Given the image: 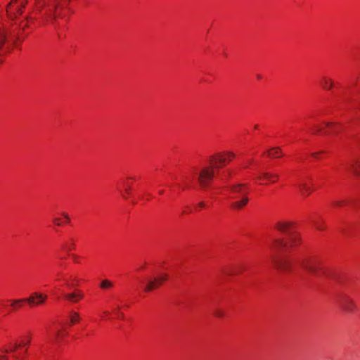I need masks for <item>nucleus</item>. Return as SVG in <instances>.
Listing matches in <instances>:
<instances>
[{
	"mask_svg": "<svg viewBox=\"0 0 360 360\" xmlns=\"http://www.w3.org/2000/svg\"><path fill=\"white\" fill-rule=\"evenodd\" d=\"M31 342V338L30 336L25 338V340H22V342L20 343L22 346H27Z\"/></svg>",
	"mask_w": 360,
	"mask_h": 360,
	"instance_id": "obj_24",
	"label": "nucleus"
},
{
	"mask_svg": "<svg viewBox=\"0 0 360 360\" xmlns=\"http://www.w3.org/2000/svg\"><path fill=\"white\" fill-rule=\"evenodd\" d=\"M235 158V154L227 151L221 153H217L210 158V166L204 167L198 175V181L202 187H206L209 185L214 176V169H219L224 166L228 162L231 161Z\"/></svg>",
	"mask_w": 360,
	"mask_h": 360,
	"instance_id": "obj_1",
	"label": "nucleus"
},
{
	"mask_svg": "<svg viewBox=\"0 0 360 360\" xmlns=\"http://www.w3.org/2000/svg\"><path fill=\"white\" fill-rule=\"evenodd\" d=\"M350 169L356 176H360V160L354 161L350 165Z\"/></svg>",
	"mask_w": 360,
	"mask_h": 360,
	"instance_id": "obj_15",
	"label": "nucleus"
},
{
	"mask_svg": "<svg viewBox=\"0 0 360 360\" xmlns=\"http://www.w3.org/2000/svg\"><path fill=\"white\" fill-rule=\"evenodd\" d=\"M300 192L304 196L309 195L312 191V188L309 187L305 182H301L297 185Z\"/></svg>",
	"mask_w": 360,
	"mask_h": 360,
	"instance_id": "obj_13",
	"label": "nucleus"
},
{
	"mask_svg": "<svg viewBox=\"0 0 360 360\" xmlns=\"http://www.w3.org/2000/svg\"><path fill=\"white\" fill-rule=\"evenodd\" d=\"M214 315L218 318H222L224 316V312L220 309H217L214 311Z\"/></svg>",
	"mask_w": 360,
	"mask_h": 360,
	"instance_id": "obj_22",
	"label": "nucleus"
},
{
	"mask_svg": "<svg viewBox=\"0 0 360 360\" xmlns=\"http://www.w3.org/2000/svg\"><path fill=\"white\" fill-rule=\"evenodd\" d=\"M71 256H72L73 259L75 260L77 259V256L75 255H72Z\"/></svg>",
	"mask_w": 360,
	"mask_h": 360,
	"instance_id": "obj_35",
	"label": "nucleus"
},
{
	"mask_svg": "<svg viewBox=\"0 0 360 360\" xmlns=\"http://www.w3.org/2000/svg\"><path fill=\"white\" fill-rule=\"evenodd\" d=\"M321 84L325 89H330L333 86V82L328 78L323 77L321 81Z\"/></svg>",
	"mask_w": 360,
	"mask_h": 360,
	"instance_id": "obj_16",
	"label": "nucleus"
},
{
	"mask_svg": "<svg viewBox=\"0 0 360 360\" xmlns=\"http://www.w3.org/2000/svg\"><path fill=\"white\" fill-rule=\"evenodd\" d=\"M2 352H4V353H8V350L6 349H4L2 350Z\"/></svg>",
	"mask_w": 360,
	"mask_h": 360,
	"instance_id": "obj_36",
	"label": "nucleus"
},
{
	"mask_svg": "<svg viewBox=\"0 0 360 360\" xmlns=\"http://www.w3.org/2000/svg\"><path fill=\"white\" fill-rule=\"evenodd\" d=\"M344 204V201L338 200L333 202V205L335 206H341Z\"/></svg>",
	"mask_w": 360,
	"mask_h": 360,
	"instance_id": "obj_27",
	"label": "nucleus"
},
{
	"mask_svg": "<svg viewBox=\"0 0 360 360\" xmlns=\"http://www.w3.org/2000/svg\"><path fill=\"white\" fill-rule=\"evenodd\" d=\"M63 248L68 251L70 252L75 249V243L72 242L69 245H65Z\"/></svg>",
	"mask_w": 360,
	"mask_h": 360,
	"instance_id": "obj_25",
	"label": "nucleus"
},
{
	"mask_svg": "<svg viewBox=\"0 0 360 360\" xmlns=\"http://www.w3.org/2000/svg\"><path fill=\"white\" fill-rule=\"evenodd\" d=\"M228 189L230 192V198L236 199L241 196V199L236 200L231 203L230 206L233 210H240L245 207L249 199L247 196V186L244 184H235L228 186Z\"/></svg>",
	"mask_w": 360,
	"mask_h": 360,
	"instance_id": "obj_4",
	"label": "nucleus"
},
{
	"mask_svg": "<svg viewBox=\"0 0 360 360\" xmlns=\"http://www.w3.org/2000/svg\"><path fill=\"white\" fill-rule=\"evenodd\" d=\"M7 37V33L6 30L3 28H0V50L3 47L4 44L6 42V39Z\"/></svg>",
	"mask_w": 360,
	"mask_h": 360,
	"instance_id": "obj_17",
	"label": "nucleus"
},
{
	"mask_svg": "<svg viewBox=\"0 0 360 360\" xmlns=\"http://www.w3.org/2000/svg\"><path fill=\"white\" fill-rule=\"evenodd\" d=\"M26 4L27 0H11L7 7V13L10 18H16L20 15Z\"/></svg>",
	"mask_w": 360,
	"mask_h": 360,
	"instance_id": "obj_5",
	"label": "nucleus"
},
{
	"mask_svg": "<svg viewBox=\"0 0 360 360\" xmlns=\"http://www.w3.org/2000/svg\"><path fill=\"white\" fill-rule=\"evenodd\" d=\"M257 78H258V79H260V78H261V76H260V75H257Z\"/></svg>",
	"mask_w": 360,
	"mask_h": 360,
	"instance_id": "obj_41",
	"label": "nucleus"
},
{
	"mask_svg": "<svg viewBox=\"0 0 360 360\" xmlns=\"http://www.w3.org/2000/svg\"><path fill=\"white\" fill-rule=\"evenodd\" d=\"M11 302V306L13 307V308H15L17 304H21L23 302H25V298H23V299H18V300H10Z\"/></svg>",
	"mask_w": 360,
	"mask_h": 360,
	"instance_id": "obj_21",
	"label": "nucleus"
},
{
	"mask_svg": "<svg viewBox=\"0 0 360 360\" xmlns=\"http://www.w3.org/2000/svg\"><path fill=\"white\" fill-rule=\"evenodd\" d=\"M198 206L200 207H204L205 206V204L204 202H199Z\"/></svg>",
	"mask_w": 360,
	"mask_h": 360,
	"instance_id": "obj_31",
	"label": "nucleus"
},
{
	"mask_svg": "<svg viewBox=\"0 0 360 360\" xmlns=\"http://www.w3.org/2000/svg\"><path fill=\"white\" fill-rule=\"evenodd\" d=\"M125 192L127 194L129 195L131 193V188H127Z\"/></svg>",
	"mask_w": 360,
	"mask_h": 360,
	"instance_id": "obj_30",
	"label": "nucleus"
},
{
	"mask_svg": "<svg viewBox=\"0 0 360 360\" xmlns=\"http://www.w3.org/2000/svg\"><path fill=\"white\" fill-rule=\"evenodd\" d=\"M300 266L309 274L328 280H335L333 271L324 264L321 259L316 257L303 258L298 261Z\"/></svg>",
	"mask_w": 360,
	"mask_h": 360,
	"instance_id": "obj_3",
	"label": "nucleus"
},
{
	"mask_svg": "<svg viewBox=\"0 0 360 360\" xmlns=\"http://www.w3.org/2000/svg\"><path fill=\"white\" fill-rule=\"evenodd\" d=\"M58 7L60 8L64 7L63 1L55 0L53 3L49 4L46 8V14L47 17L53 21L55 20L57 18L56 11Z\"/></svg>",
	"mask_w": 360,
	"mask_h": 360,
	"instance_id": "obj_9",
	"label": "nucleus"
},
{
	"mask_svg": "<svg viewBox=\"0 0 360 360\" xmlns=\"http://www.w3.org/2000/svg\"><path fill=\"white\" fill-rule=\"evenodd\" d=\"M159 193H160V194H163V193H164V191H159Z\"/></svg>",
	"mask_w": 360,
	"mask_h": 360,
	"instance_id": "obj_40",
	"label": "nucleus"
},
{
	"mask_svg": "<svg viewBox=\"0 0 360 360\" xmlns=\"http://www.w3.org/2000/svg\"><path fill=\"white\" fill-rule=\"evenodd\" d=\"M62 215L63 216V217L65 219V221L66 222H69L70 221V217L68 216V214L66 213H63Z\"/></svg>",
	"mask_w": 360,
	"mask_h": 360,
	"instance_id": "obj_29",
	"label": "nucleus"
},
{
	"mask_svg": "<svg viewBox=\"0 0 360 360\" xmlns=\"http://www.w3.org/2000/svg\"><path fill=\"white\" fill-rule=\"evenodd\" d=\"M167 279V276L164 275L159 278H155L154 281H149L148 285L145 287L144 290L146 292L151 291L154 288L160 285L165 281Z\"/></svg>",
	"mask_w": 360,
	"mask_h": 360,
	"instance_id": "obj_11",
	"label": "nucleus"
},
{
	"mask_svg": "<svg viewBox=\"0 0 360 360\" xmlns=\"http://www.w3.org/2000/svg\"><path fill=\"white\" fill-rule=\"evenodd\" d=\"M275 229L282 233L287 234L286 241L283 239L274 240L271 249L273 251L288 248L294 247L300 243V238L297 233L294 231V224L290 221H279L276 223Z\"/></svg>",
	"mask_w": 360,
	"mask_h": 360,
	"instance_id": "obj_2",
	"label": "nucleus"
},
{
	"mask_svg": "<svg viewBox=\"0 0 360 360\" xmlns=\"http://www.w3.org/2000/svg\"><path fill=\"white\" fill-rule=\"evenodd\" d=\"M325 126H326V127L328 128V129H329L328 131H323V128L321 127H320L319 125H314L313 127V129H314L313 134H317L323 132L325 134H332V133L335 134L338 132V129H337V127L338 126V123L326 122Z\"/></svg>",
	"mask_w": 360,
	"mask_h": 360,
	"instance_id": "obj_10",
	"label": "nucleus"
},
{
	"mask_svg": "<svg viewBox=\"0 0 360 360\" xmlns=\"http://www.w3.org/2000/svg\"><path fill=\"white\" fill-rule=\"evenodd\" d=\"M118 314H119V315H120V316L121 318H123V316H124L123 314H121V313H118Z\"/></svg>",
	"mask_w": 360,
	"mask_h": 360,
	"instance_id": "obj_38",
	"label": "nucleus"
},
{
	"mask_svg": "<svg viewBox=\"0 0 360 360\" xmlns=\"http://www.w3.org/2000/svg\"><path fill=\"white\" fill-rule=\"evenodd\" d=\"M79 321V314L77 312H72V315L70 316V321L72 323H75L76 322H78Z\"/></svg>",
	"mask_w": 360,
	"mask_h": 360,
	"instance_id": "obj_20",
	"label": "nucleus"
},
{
	"mask_svg": "<svg viewBox=\"0 0 360 360\" xmlns=\"http://www.w3.org/2000/svg\"><path fill=\"white\" fill-rule=\"evenodd\" d=\"M314 226L318 230H320V231L323 230L325 229V226L319 221H315Z\"/></svg>",
	"mask_w": 360,
	"mask_h": 360,
	"instance_id": "obj_23",
	"label": "nucleus"
},
{
	"mask_svg": "<svg viewBox=\"0 0 360 360\" xmlns=\"http://www.w3.org/2000/svg\"><path fill=\"white\" fill-rule=\"evenodd\" d=\"M278 178V174H271L269 172H262L260 174H259L257 176V179H264L269 181L271 183L276 182Z\"/></svg>",
	"mask_w": 360,
	"mask_h": 360,
	"instance_id": "obj_12",
	"label": "nucleus"
},
{
	"mask_svg": "<svg viewBox=\"0 0 360 360\" xmlns=\"http://www.w3.org/2000/svg\"><path fill=\"white\" fill-rule=\"evenodd\" d=\"M46 299V295L39 292H34L28 297L25 298V302H27L30 307H35L43 304Z\"/></svg>",
	"mask_w": 360,
	"mask_h": 360,
	"instance_id": "obj_8",
	"label": "nucleus"
},
{
	"mask_svg": "<svg viewBox=\"0 0 360 360\" xmlns=\"http://www.w3.org/2000/svg\"><path fill=\"white\" fill-rule=\"evenodd\" d=\"M7 356L0 355V360H7Z\"/></svg>",
	"mask_w": 360,
	"mask_h": 360,
	"instance_id": "obj_32",
	"label": "nucleus"
},
{
	"mask_svg": "<svg viewBox=\"0 0 360 360\" xmlns=\"http://www.w3.org/2000/svg\"><path fill=\"white\" fill-rule=\"evenodd\" d=\"M338 304L341 309L347 314H353L357 309L356 302L346 295H343L339 298Z\"/></svg>",
	"mask_w": 360,
	"mask_h": 360,
	"instance_id": "obj_6",
	"label": "nucleus"
},
{
	"mask_svg": "<svg viewBox=\"0 0 360 360\" xmlns=\"http://www.w3.org/2000/svg\"><path fill=\"white\" fill-rule=\"evenodd\" d=\"M7 356L0 355V360H7Z\"/></svg>",
	"mask_w": 360,
	"mask_h": 360,
	"instance_id": "obj_33",
	"label": "nucleus"
},
{
	"mask_svg": "<svg viewBox=\"0 0 360 360\" xmlns=\"http://www.w3.org/2000/svg\"><path fill=\"white\" fill-rule=\"evenodd\" d=\"M258 128V126L257 125H255V129H257Z\"/></svg>",
	"mask_w": 360,
	"mask_h": 360,
	"instance_id": "obj_42",
	"label": "nucleus"
},
{
	"mask_svg": "<svg viewBox=\"0 0 360 360\" xmlns=\"http://www.w3.org/2000/svg\"><path fill=\"white\" fill-rule=\"evenodd\" d=\"M53 221L57 226H60L61 225L60 219H58V218H54L53 219Z\"/></svg>",
	"mask_w": 360,
	"mask_h": 360,
	"instance_id": "obj_26",
	"label": "nucleus"
},
{
	"mask_svg": "<svg viewBox=\"0 0 360 360\" xmlns=\"http://www.w3.org/2000/svg\"><path fill=\"white\" fill-rule=\"evenodd\" d=\"M22 347V345H21V344H17V343H16V344H15L14 347H13V348H12L10 351H11V352H14V351L15 350V349H16V348H18V347Z\"/></svg>",
	"mask_w": 360,
	"mask_h": 360,
	"instance_id": "obj_28",
	"label": "nucleus"
},
{
	"mask_svg": "<svg viewBox=\"0 0 360 360\" xmlns=\"http://www.w3.org/2000/svg\"><path fill=\"white\" fill-rule=\"evenodd\" d=\"M319 153H312V154H311V155H312L313 157H314V158H317V157H318V154H319Z\"/></svg>",
	"mask_w": 360,
	"mask_h": 360,
	"instance_id": "obj_34",
	"label": "nucleus"
},
{
	"mask_svg": "<svg viewBox=\"0 0 360 360\" xmlns=\"http://www.w3.org/2000/svg\"><path fill=\"white\" fill-rule=\"evenodd\" d=\"M267 153L269 157L274 158H277L283 155L282 151L279 147L271 148Z\"/></svg>",
	"mask_w": 360,
	"mask_h": 360,
	"instance_id": "obj_14",
	"label": "nucleus"
},
{
	"mask_svg": "<svg viewBox=\"0 0 360 360\" xmlns=\"http://www.w3.org/2000/svg\"><path fill=\"white\" fill-rule=\"evenodd\" d=\"M60 335V332L57 333L56 340L58 341V336Z\"/></svg>",
	"mask_w": 360,
	"mask_h": 360,
	"instance_id": "obj_37",
	"label": "nucleus"
},
{
	"mask_svg": "<svg viewBox=\"0 0 360 360\" xmlns=\"http://www.w3.org/2000/svg\"><path fill=\"white\" fill-rule=\"evenodd\" d=\"M113 283L108 279H104L101 282L100 287L102 289L106 290L112 288Z\"/></svg>",
	"mask_w": 360,
	"mask_h": 360,
	"instance_id": "obj_18",
	"label": "nucleus"
},
{
	"mask_svg": "<svg viewBox=\"0 0 360 360\" xmlns=\"http://www.w3.org/2000/svg\"><path fill=\"white\" fill-rule=\"evenodd\" d=\"M103 314H104L105 315H108L109 312H108V311H104V312H103Z\"/></svg>",
	"mask_w": 360,
	"mask_h": 360,
	"instance_id": "obj_39",
	"label": "nucleus"
},
{
	"mask_svg": "<svg viewBox=\"0 0 360 360\" xmlns=\"http://www.w3.org/2000/svg\"><path fill=\"white\" fill-rule=\"evenodd\" d=\"M78 297L79 298H82V295L80 294H75V293H69L65 295V297L68 300H72L73 302H77V300H74L75 297Z\"/></svg>",
	"mask_w": 360,
	"mask_h": 360,
	"instance_id": "obj_19",
	"label": "nucleus"
},
{
	"mask_svg": "<svg viewBox=\"0 0 360 360\" xmlns=\"http://www.w3.org/2000/svg\"><path fill=\"white\" fill-rule=\"evenodd\" d=\"M271 260L275 267L282 272L288 273L292 270L291 262L287 259L271 256Z\"/></svg>",
	"mask_w": 360,
	"mask_h": 360,
	"instance_id": "obj_7",
	"label": "nucleus"
}]
</instances>
